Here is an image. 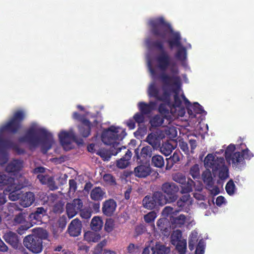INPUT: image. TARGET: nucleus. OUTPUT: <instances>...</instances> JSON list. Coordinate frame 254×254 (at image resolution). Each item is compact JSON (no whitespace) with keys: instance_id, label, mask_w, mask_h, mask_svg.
<instances>
[{"instance_id":"obj_28","label":"nucleus","mask_w":254,"mask_h":254,"mask_svg":"<svg viewBox=\"0 0 254 254\" xmlns=\"http://www.w3.org/2000/svg\"><path fill=\"white\" fill-rule=\"evenodd\" d=\"M135 152L137 158H140L141 157L145 158L147 157H150L151 155L152 149L151 147L149 146H146L143 147L141 149L140 156L138 155V149H135Z\"/></svg>"},{"instance_id":"obj_23","label":"nucleus","mask_w":254,"mask_h":254,"mask_svg":"<svg viewBox=\"0 0 254 254\" xmlns=\"http://www.w3.org/2000/svg\"><path fill=\"white\" fill-rule=\"evenodd\" d=\"M155 250H157L159 254L168 253L170 251L168 248L165 247L163 245L158 244L155 248L147 247L144 249L142 254H155Z\"/></svg>"},{"instance_id":"obj_6","label":"nucleus","mask_w":254,"mask_h":254,"mask_svg":"<svg viewBox=\"0 0 254 254\" xmlns=\"http://www.w3.org/2000/svg\"><path fill=\"white\" fill-rule=\"evenodd\" d=\"M126 135L125 130L121 127L112 126L105 130L102 134V139L103 142L108 145H112L114 150L111 151L101 150L98 151L99 154L104 160H109L111 155H115L121 150L118 147L119 141L122 140Z\"/></svg>"},{"instance_id":"obj_1","label":"nucleus","mask_w":254,"mask_h":254,"mask_svg":"<svg viewBox=\"0 0 254 254\" xmlns=\"http://www.w3.org/2000/svg\"><path fill=\"white\" fill-rule=\"evenodd\" d=\"M155 65L161 71H169L168 74L163 73L161 75V79L165 84V90L161 97L159 95V90L155 82L150 83L148 90L149 96L162 101L159 111L164 118L173 120L183 117L186 113L184 104L188 108V113L191 118L195 117V114L204 112L202 107L197 103L190 106V103L183 95L181 89L182 81L178 67L167 53L163 51L159 55Z\"/></svg>"},{"instance_id":"obj_58","label":"nucleus","mask_w":254,"mask_h":254,"mask_svg":"<svg viewBox=\"0 0 254 254\" xmlns=\"http://www.w3.org/2000/svg\"><path fill=\"white\" fill-rule=\"evenodd\" d=\"M190 144L191 147V152H193V150L195 148L196 146V141L193 140H190Z\"/></svg>"},{"instance_id":"obj_12","label":"nucleus","mask_w":254,"mask_h":254,"mask_svg":"<svg viewBox=\"0 0 254 254\" xmlns=\"http://www.w3.org/2000/svg\"><path fill=\"white\" fill-rule=\"evenodd\" d=\"M58 136L64 150H68L73 147L72 142L74 140L75 135L72 129L61 130Z\"/></svg>"},{"instance_id":"obj_54","label":"nucleus","mask_w":254,"mask_h":254,"mask_svg":"<svg viewBox=\"0 0 254 254\" xmlns=\"http://www.w3.org/2000/svg\"><path fill=\"white\" fill-rule=\"evenodd\" d=\"M97 145L94 144H91L87 147L88 151L91 152H95L97 150Z\"/></svg>"},{"instance_id":"obj_15","label":"nucleus","mask_w":254,"mask_h":254,"mask_svg":"<svg viewBox=\"0 0 254 254\" xmlns=\"http://www.w3.org/2000/svg\"><path fill=\"white\" fill-rule=\"evenodd\" d=\"M178 188L173 183H165L162 186V190L166 193V196L163 195L161 198H166L167 202H172L177 198L176 192L178 191Z\"/></svg>"},{"instance_id":"obj_45","label":"nucleus","mask_w":254,"mask_h":254,"mask_svg":"<svg viewBox=\"0 0 254 254\" xmlns=\"http://www.w3.org/2000/svg\"><path fill=\"white\" fill-rule=\"evenodd\" d=\"M179 146L181 149L185 152V154L189 153V149L188 144L184 141L180 142Z\"/></svg>"},{"instance_id":"obj_53","label":"nucleus","mask_w":254,"mask_h":254,"mask_svg":"<svg viewBox=\"0 0 254 254\" xmlns=\"http://www.w3.org/2000/svg\"><path fill=\"white\" fill-rule=\"evenodd\" d=\"M147 132V128L146 127H139L137 133L141 136L144 135Z\"/></svg>"},{"instance_id":"obj_7","label":"nucleus","mask_w":254,"mask_h":254,"mask_svg":"<svg viewBox=\"0 0 254 254\" xmlns=\"http://www.w3.org/2000/svg\"><path fill=\"white\" fill-rule=\"evenodd\" d=\"M174 181L184 185L182 188V193L184 195L178 201L177 205L179 207L187 209L191 204L192 200L188 192L192 191L193 189L200 191L202 190V185L198 183L197 186L194 184V182L191 179H188L186 184V178L185 176L181 173L175 174L173 176Z\"/></svg>"},{"instance_id":"obj_16","label":"nucleus","mask_w":254,"mask_h":254,"mask_svg":"<svg viewBox=\"0 0 254 254\" xmlns=\"http://www.w3.org/2000/svg\"><path fill=\"white\" fill-rule=\"evenodd\" d=\"M82 207V203L81 200L75 199L71 202L66 204V213L68 217L71 218L74 217L77 212L80 210Z\"/></svg>"},{"instance_id":"obj_50","label":"nucleus","mask_w":254,"mask_h":254,"mask_svg":"<svg viewBox=\"0 0 254 254\" xmlns=\"http://www.w3.org/2000/svg\"><path fill=\"white\" fill-rule=\"evenodd\" d=\"M80 215L82 218L87 219L91 217V213L88 210H83L81 212Z\"/></svg>"},{"instance_id":"obj_36","label":"nucleus","mask_w":254,"mask_h":254,"mask_svg":"<svg viewBox=\"0 0 254 254\" xmlns=\"http://www.w3.org/2000/svg\"><path fill=\"white\" fill-rule=\"evenodd\" d=\"M190 173L193 179L197 178L200 176L199 168L198 165L195 164L190 169Z\"/></svg>"},{"instance_id":"obj_19","label":"nucleus","mask_w":254,"mask_h":254,"mask_svg":"<svg viewBox=\"0 0 254 254\" xmlns=\"http://www.w3.org/2000/svg\"><path fill=\"white\" fill-rule=\"evenodd\" d=\"M68 231L71 236L74 237L78 236L81 231L80 221L77 219L73 220L69 226Z\"/></svg>"},{"instance_id":"obj_25","label":"nucleus","mask_w":254,"mask_h":254,"mask_svg":"<svg viewBox=\"0 0 254 254\" xmlns=\"http://www.w3.org/2000/svg\"><path fill=\"white\" fill-rule=\"evenodd\" d=\"M105 192L99 187L93 189L90 193L91 199L94 200H100L105 197Z\"/></svg>"},{"instance_id":"obj_4","label":"nucleus","mask_w":254,"mask_h":254,"mask_svg":"<svg viewBox=\"0 0 254 254\" xmlns=\"http://www.w3.org/2000/svg\"><path fill=\"white\" fill-rule=\"evenodd\" d=\"M223 152V150L221 149L214 154H207L204 158V164L206 170L203 173L202 177L204 183L208 185H210L212 182V174L210 169L212 170L214 175H218L222 180L226 179L229 176L228 166L224 159L217 156V154Z\"/></svg>"},{"instance_id":"obj_18","label":"nucleus","mask_w":254,"mask_h":254,"mask_svg":"<svg viewBox=\"0 0 254 254\" xmlns=\"http://www.w3.org/2000/svg\"><path fill=\"white\" fill-rule=\"evenodd\" d=\"M151 168L149 165H139L134 170L135 176L139 178H145L151 173Z\"/></svg>"},{"instance_id":"obj_39","label":"nucleus","mask_w":254,"mask_h":254,"mask_svg":"<svg viewBox=\"0 0 254 254\" xmlns=\"http://www.w3.org/2000/svg\"><path fill=\"white\" fill-rule=\"evenodd\" d=\"M114 221L111 219H108L106 222L105 229L108 232H111L114 228Z\"/></svg>"},{"instance_id":"obj_60","label":"nucleus","mask_w":254,"mask_h":254,"mask_svg":"<svg viewBox=\"0 0 254 254\" xmlns=\"http://www.w3.org/2000/svg\"><path fill=\"white\" fill-rule=\"evenodd\" d=\"M131 192V189L128 188L125 193V196L127 199L129 198V194Z\"/></svg>"},{"instance_id":"obj_46","label":"nucleus","mask_w":254,"mask_h":254,"mask_svg":"<svg viewBox=\"0 0 254 254\" xmlns=\"http://www.w3.org/2000/svg\"><path fill=\"white\" fill-rule=\"evenodd\" d=\"M215 203L217 206H221L226 203V200L223 196H219L217 197Z\"/></svg>"},{"instance_id":"obj_64","label":"nucleus","mask_w":254,"mask_h":254,"mask_svg":"<svg viewBox=\"0 0 254 254\" xmlns=\"http://www.w3.org/2000/svg\"><path fill=\"white\" fill-rule=\"evenodd\" d=\"M153 46L157 49H161L162 46L159 43H155L154 44Z\"/></svg>"},{"instance_id":"obj_56","label":"nucleus","mask_w":254,"mask_h":254,"mask_svg":"<svg viewBox=\"0 0 254 254\" xmlns=\"http://www.w3.org/2000/svg\"><path fill=\"white\" fill-rule=\"evenodd\" d=\"M7 246L0 239V250L2 252H5L7 251Z\"/></svg>"},{"instance_id":"obj_9","label":"nucleus","mask_w":254,"mask_h":254,"mask_svg":"<svg viewBox=\"0 0 254 254\" xmlns=\"http://www.w3.org/2000/svg\"><path fill=\"white\" fill-rule=\"evenodd\" d=\"M225 159L227 164L235 169L239 168L243 163V157L239 151H236L235 145L231 144L225 149Z\"/></svg>"},{"instance_id":"obj_59","label":"nucleus","mask_w":254,"mask_h":254,"mask_svg":"<svg viewBox=\"0 0 254 254\" xmlns=\"http://www.w3.org/2000/svg\"><path fill=\"white\" fill-rule=\"evenodd\" d=\"M6 201L5 197L3 194L0 193V204L4 203Z\"/></svg>"},{"instance_id":"obj_8","label":"nucleus","mask_w":254,"mask_h":254,"mask_svg":"<svg viewBox=\"0 0 254 254\" xmlns=\"http://www.w3.org/2000/svg\"><path fill=\"white\" fill-rule=\"evenodd\" d=\"M38 237L28 236L24 240V246L30 251L34 253H39L42 251L41 240L39 239H46L47 237L46 231L38 228L37 230Z\"/></svg>"},{"instance_id":"obj_21","label":"nucleus","mask_w":254,"mask_h":254,"mask_svg":"<svg viewBox=\"0 0 254 254\" xmlns=\"http://www.w3.org/2000/svg\"><path fill=\"white\" fill-rule=\"evenodd\" d=\"M34 195L32 192H26L20 196L19 203L23 207H29L34 202Z\"/></svg>"},{"instance_id":"obj_61","label":"nucleus","mask_w":254,"mask_h":254,"mask_svg":"<svg viewBox=\"0 0 254 254\" xmlns=\"http://www.w3.org/2000/svg\"><path fill=\"white\" fill-rule=\"evenodd\" d=\"M212 193L214 194H217L219 192V189L218 188H214L212 190H211Z\"/></svg>"},{"instance_id":"obj_5","label":"nucleus","mask_w":254,"mask_h":254,"mask_svg":"<svg viewBox=\"0 0 254 254\" xmlns=\"http://www.w3.org/2000/svg\"><path fill=\"white\" fill-rule=\"evenodd\" d=\"M20 141L27 142L33 147L41 145L43 150L50 149L55 143L53 135L36 123L31 125L26 136L21 138Z\"/></svg>"},{"instance_id":"obj_14","label":"nucleus","mask_w":254,"mask_h":254,"mask_svg":"<svg viewBox=\"0 0 254 254\" xmlns=\"http://www.w3.org/2000/svg\"><path fill=\"white\" fill-rule=\"evenodd\" d=\"M171 241L172 245L175 246L176 249L180 254H185L187 248V241L182 237L180 230L174 231L171 235Z\"/></svg>"},{"instance_id":"obj_33","label":"nucleus","mask_w":254,"mask_h":254,"mask_svg":"<svg viewBox=\"0 0 254 254\" xmlns=\"http://www.w3.org/2000/svg\"><path fill=\"white\" fill-rule=\"evenodd\" d=\"M197 241V233L196 231L192 232L190 236L189 247L190 250L194 249L195 243Z\"/></svg>"},{"instance_id":"obj_42","label":"nucleus","mask_w":254,"mask_h":254,"mask_svg":"<svg viewBox=\"0 0 254 254\" xmlns=\"http://www.w3.org/2000/svg\"><path fill=\"white\" fill-rule=\"evenodd\" d=\"M144 114L142 112L141 113H137L133 116V119L135 121L138 123L140 124L144 122Z\"/></svg>"},{"instance_id":"obj_41","label":"nucleus","mask_w":254,"mask_h":254,"mask_svg":"<svg viewBox=\"0 0 254 254\" xmlns=\"http://www.w3.org/2000/svg\"><path fill=\"white\" fill-rule=\"evenodd\" d=\"M205 244L203 241H200L197 246L195 254H204Z\"/></svg>"},{"instance_id":"obj_34","label":"nucleus","mask_w":254,"mask_h":254,"mask_svg":"<svg viewBox=\"0 0 254 254\" xmlns=\"http://www.w3.org/2000/svg\"><path fill=\"white\" fill-rule=\"evenodd\" d=\"M165 133L170 138H175L177 135V130L175 127L170 126L165 129Z\"/></svg>"},{"instance_id":"obj_17","label":"nucleus","mask_w":254,"mask_h":254,"mask_svg":"<svg viewBox=\"0 0 254 254\" xmlns=\"http://www.w3.org/2000/svg\"><path fill=\"white\" fill-rule=\"evenodd\" d=\"M45 169L43 167H37L34 169V173H40L38 175L37 178L41 183L51 185L53 183V178L48 175L42 174L45 172Z\"/></svg>"},{"instance_id":"obj_49","label":"nucleus","mask_w":254,"mask_h":254,"mask_svg":"<svg viewBox=\"0 0 254 254\" xmlns=\"http://www.w3.org/2000/svg\"><path fill=\"white\" fill-rule=\"evenodd\" d=\"M243 154L246 159H250L253 156V154L247 149L243 150Z\"/></svg>"},{"instance_id":"obj_29","label":"nucleus","mask_w":254,"mask_h":254,"mask_svg":"<svg viewBox=\"0 0 254 254\" xmlns=\"http://www.w3.org/2000/svg\"><path fill=\"white\" fill-rule=\"evenodd\" d=\"M84 239L88 242H95L100 239V235L95 232L88 231L84 234Z\"/></svg>"},{"instance_id":"obj_44","label":"nucleus","mask_w":254,"mask_h":254,"mask_svg":"<svg viewBox=\"0 0 254 254\" xmlns=\"http://www.w3.org/2000/svg\"><path fill=\"white\" fill-rule=\"evenodd\" d=\"M147 61L148 67L149 70L150 71V74L153 76H155L156 73H155V71H154V70L153 68V62L148 57L147 58Z\"/></svg>"},{"instance_id":"obj_37","label":"nucleus","mask_w":254,"mask_h":254,"mask_svg":"<svg viewBox=\"0 0 254 254\" xmlns=\"http://www.w3.org/2000/svg\"><path fill=\"white\" fill-rule=\"evenodd\" d=\"M150 124L152 127H157L162 124L163 120L159 116H155L150 120Z\"/></svg>"},{"instance_id":"obj_27","label":"nucleus","mask_w":254,"mask_h":254,"mask_svg":"<svg viewBox=\"0 0 254 254\" xmlns=\"http://www.w3.org/2000/svg\"><path fill=\"white\" fill-rule=\"evenodd\" d=\"M103 222L100 217L95 216L93 218L91 222V227L92 230L97 231L102 228Z\"/></svg>"},{"instance_id":"obj_48","label":"nucleus","mask_w":254,"mask_h":254,"mask_svg":"<svg viewBox=\"0 0 254 254\" xmlns=\"http://www.w3.org/2000/svg\"><path fill=\"white\" fill-rule=\"evenodd\" d=\"M69 191L70 192H74L75 191L76 187V182L73 180H69Z\"/></svg>"},{"instance_id":"obj_11","label":"nucleus","mask_w":254,"mask_h":254,"mask_svg":"<svg viewBox=\"0 0 254 254\" xmlns=\"http://www.w3.org/2000/svg\"><path fill=\"white\" fill-rule=\"evenodd\" d=\"M163 194L161 192H156L152 196H146L142 200L143 207L148 209H152L159 205H164L167 203L166 198H161Z\"/></svg>"},{"instance_id":"obj_31","label":"nucleus","mask_w":254,"mask_h":254,"mask_svg":"<svg viewBox=\"0 0 254 254\" xmlns=\"http://www.w3.org/2000/svg\"><path fill=\"white\" fill-rule=\"evenodd\" d=\"M82 126H83L82 127H80L79 130L81 133L84 137H87L89 134L90 132V125L89 121L86 120H84L82 122Z\"/></svg>"},{"instance_id":"obj_30","label":"nucleus","mask_w":254,"mask_h":254,"mask_svg":"<svg viewBox=\"0 0 254 254\" xmlns=\"http://www.w3.org/2000/svg\"><path fill=\"white\" fill-rule=\"evenodd\" d=\"M4 239L7 242L14 246L16 245L18 241L16 234L11 232L6 233L4 235Z\"/></svg>"},{"instance_id":"obj_3","label":"nucleus","mask_w":254,"mask_h":254,"mask_svg":"<svg viewBox=\"0 0 254 254\" xmlns=\"http://www.w3.org/2000/svg\"><path fill=\"white\" fill-rule=\"evenodd\" d=\"M22 167L21 162L14 160L6 168V173L9 176V178L6 180L5 175L0 174V186L7 185V187L3 190V193L7 194V192H9V198L12 201L20 199L18 190L26 186V184H21L25 181V179L18 175V171Z\"/></svg>"},{"instance_id":"obj_52","label":"nucleus","mask_w":254,"mask_h":254,"mask_svg":"<svg viewBox=\"0 0 254 254\" xmlns=\"http://www.w3.org/2000/svg\"><path fill=\"white\" fill-rule=\"evenodd\" d=\"M24 220V217L23 214H19L16 216L14 218V221L16 223H21Z\"/></svg>"},{"instance_id":"obj_32","label":"nucleus","mask_w":254,"mask_h":254,"mask_svg":"<svg viewBox=\"0 0 254 254\" xmlns=\"http://www.w3.org/2000/svg\"><path fill=\"white\" fill-rule=\"evenodd\" d=\"M152 164L156 167L161 168L164 166V161L161 155L154 156L152 158Z\"/></svg>"},{"instance_id":"obj_20","label":"nucleus","mask_w":254,"mask_h":254,"mask_svg":"<svg viewBox=\"0 0 254 254\" xmlns=\"http://www.w3.org/2000/svg\"><path fill=\"white\" fill-rule=\"evenodd\" d=\"M164 136V135L159 134L158 132L155 133H150L147 136L146 141L153 147H158L160 145L161 139Z\"/></svg>"},{"instance_id":"obj_63","label":"nucleus","mask_w":254,"mask_h":254,"mask_svg":"<svg viewBox=\"0 0 254 254\" xmlns=\"http://www.w3.org/2000/svg\"><path fill=\"white\" fill-rule=\"evenodd\" d=\"M103 254H116L115 252L111 251H106Z\"/></svg>"},{"instance_id":"obj_24","label":"nucleus","mask_w":254,"mask_h":254,"mask_svg":"<svg viewBox=\"0 0 254 254\" xmlns=\"http://www.w3.org/2000/svg\"><path fill=\"white\" fill-rule=\"evenodd\" d=\"M138 107L141 112L144 114H147L156 108V104L154 102H150L149 104L140 102L138 104Z\"/></svg>"},{"instance_id":"obj_55","label":"nucleus","mask_w":254,"mask_h":254,"mask_svg":"<svg viewBox=\"0 0 254 254\" xmlns=\"http://www.w3.org/2000/svg\"><path fill=\"white\" fill-rule=\"evenodd\" d=\"M30 219L32 222V225L38 224L39 223H40L41 221V218H40L39 217H36V218H32V219H31L30 218Z\"/></svg>"},{"instance_id":"obj_38","label":"nucleus","mask_w":254,"mask_h":254,"mask_svg":"<svg viewBox=\"0 0 254 254\" xmlns=\"http://www.w3.org/2000/svg\"><path fill=\"white\" fill-rule=\"evenodd\" d=\"M157 216L156 213L154 211H151L145 215L144 217L146 222L150 223L153 221Z\"/></svg>"},{"instance_id":"obj_62","label":"nucleus","mask_w":254,"mask_h":254,"mask_svg":"<svg viewBox=\"0 0 254 254\" xmlns=\"http://www.w3.org/2000/svg\"><path fill=\"white\" fill-rule=\"evenodd\" d=\"M91 187V184L89 183V184H86L85 187H84V189L86 190H88L89 189H90Z\"/></svg>"},{"instance_id":"obj_22","label":"nucleus","mask_w":254,"mask_h":254,"mask_svg":"<svg viewBox=\"0 0 254 254\" xmlns=\"http://www.w3.org/2000/svg\"><path fill=\"white\" fill-rule=\"evenodd\" d=\"M116 206V203L114 200L112 199L107 200L104 203L102 208L103 212L106 215H111L115 212Z\"/></svg>"},{"instance_id":"obj_13","label":"nucleus","mask_w":254,"mask_h":254,"mask_svg":"<svg viewBox=\"0 0 254 254\" xmlns=\"http://www.w3.org/2000/svg\"><path fill=\"white\" fill-rule=\"evenodd\" d=\"M26 113L23 111H16L13 118L8 121L4 126L1 127V131L10 130L15 131L20 127V122L24 119Z\"/></svg>"},{"instance_id":"obj_35","label":"nucleus","mask_w":254,"mask_h":254,"mask_svg":"<svg viewBox=\"0 0 254 254\" xmlns=\"http://www.w3.org/2000/svg\"><path fill=\"white\" fill-rule=\"evenodd\" d=\"M236 186L233 181H229L226 186V190L230 195L234 194L236 191Z\"/></svg>"},{"instance_id":"obj_26","label":"nucleus","mask_w":254,"mask_h":254,"mask_svg":"<svg viewBox=\"0 0 254 254\" xmlns=\"http://www.w3.org/2000/svg\"><path fill=\"white\" fill-rule=\"evenodd\" d=\"M131 156V153L130 151L128 150L125 156L117 161V166L118 167L121 169L126 168L129 164V160Z\"/></svg>"},{"instance_id":"obj_43","label":"nucleus","mask_w":254,"mask_h":254,"mask_svg":"<svg viewBox=\"0 0 254 254\" xmlns=\"http://www.w3.org/2000/svg\"><path fill=\"white\" fill-rule=\"evenodd\" d=\"M103 179L108 184L112 185L115 183V180L110 174H106L103 176Z\"/></svg>"},{"instance_id":"obj_10","label":"nucleus","mask_w":254,"mask_h":254,"mask_svg":"<svg viewBox=\"0 0 254 254\" xmlns=\"http://www.w3.org/2000/svg\"><path fill=\"white\" fill-rule=\"evenodd\" d=\"M162 214L164 216L170 215L171 222L174 227H181L188 222V219L184 215H177V212L173 211V208L171 207H166L164 209Z\"/></svg>"},{"instance_id":"obj_2","label":"nucleus","mask_w":254,"mask_h":254,"mask_svg":"<svg viewBox=\"0 0 254 254\" xmlns=\"http://www.w3.org/2000/svg\"><path fill=\"white\" fill-rule=\"evenodd\" d=\"M148 24L152 32L160 36L164 41L167 40L171 48L177 47L178 51L176 54V59L185 65L187 59L186 48H190V45H184L180 41V34L173 31L170 26L165 22L162 17L152 19L149 20Z\"/></svg>"},{"instance_id":"obj_40","label":"nucleus","mask_w":254,"mask_h":254,"mask_svg":"<svg viewBox=\"0 0 254 254\" xmlns=\"http://www.w3.org/2000/svg\"><path fill=\"white\" fill-rule=\"evenodd\" d=\"M45 213L44 208H38L36 212L32 213L30 216L29 218L32 219V218H36V217H39L40 218H42V216H43Z\"/></svg>"},{"instance_id":"obj_57","label":"nucleus","mask_w":254,"mask_h":254,"mask_svg":"<svg viewBox=\"0 0 254 254\" xmlns=\"http://www.w3.org/2000/svg\"><path fill=\"white\" fill-rule=\"evenodd\" d=\"M6 160V155L3 153L0 154V164L4 163Z\"/></svg>"},{"instance_id":"obj_47","label":"nucleus","mask_w":254,"mask_h":254,"mask_svg":"<svg viewBox=\"0 0 254 254\" xmlns=\"http://www.w3.org/2000/svg\"><path fill=\"white\" fill-rule=\"evenodd\" d=\"M138 248L133 244H130L127 248V253L132 254L137 251Z\"/></svg>"},{"instance_id":"obj_51","label":"nucleus","mask_w":254,"mask_h":254,"mask_svg":"<svg viewBox=\"0 0 254 254\" xmlns=\"http://www.w3.org/2000/svg\"><path fill=\"white\" fill-rule=\"evenodd\" d=\"M127 125L129 129H132L135 127V123L132 119H129L127 121Z\"/></svg>"}]
</instances>
